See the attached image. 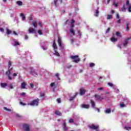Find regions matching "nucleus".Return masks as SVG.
<instances>
[{
	"label": "nucleus",
	"mask_w": 131,
	"mask_h": 131,
	"mask_svg": "<svg viewBox=\"0 0 131 131\" xmlns=\"http://www.w3.org/2000/svg\"><path fill=\"white\" fill-rule=\"evenodd\" d=\"M69 122L70 123H73V119H70L69 121Z\"/></svg>",
	"instance_id": "79ce46f5"
},
{
	"label": "nucleus",
	"mask_w": 131,
	"mask_h": 131,
	"mask_svg": "<svg viewBox=\"0 0 131 131\" xmlns=\"http://www.w3.org/2000/svg\"><path fill=\"white\" fill-rule=\"evenodd\" d=\"M39 103V99H37L36 100H33L30 103H29L28 105L31 106H38Z\"/></svg>",
	"instance_id": "39448f33"
},
{
	"label": "nucleus",
	"mask_w": 131,
	"mask_h": 131,
	"mask_svg": "<svg viewBox=\"0 0 131 131\" xmlns=\"http://www.w3.org/2000/svg\"><path fill=\"white\" fill-rule=\"evenodd\" d=\"M55 114H56V115H59V116L62 115V113H61V112H60L59 111H55Z\"/></svg>",
	"instance_id": "393cba45"
},
{
	"label": "nucleus",
	"mask_w": 131,
	"mask_h": 131,
	"mask_svg": "<svg viewBox=\"0 0 131 131\" xmlns=\"http://www.w3.org/2000/svg\"><path fill=\"white\" fill-rule=\"evenodd\" d=\"M25 39H28V36H27V35H26L25 36Z\"/></svg>",
	"instance_id": "13d9d810"
},
{
	"label": "nucleus",
	"mask_w": 131,
	"mask_h": 131,
	"mask_svg": "<svg viewBox=\"0 0 131 131\" xmlns=\"http://www.w3.org/2000/svg\"><path fill=\"white\" fill-rule=\"evenodd\" d=\"M110 31V28H107V29L106 30V33H108Z\"/></svg>",
	"instance_id": "8fccbe9b"
},
{
	"label": "nucleus",
	"mask_w": 131,
	"mask_h": 131,
	"mask_svg": "<svg viewBox=\"0 0 131 131\" xmlns=\"http://www.w3.org/2000/svg\"><path fill=\"white\" fill-rule=\"evenodd\" d=\"M105 113L106 114H110V113H111V110H110V108H106L105 110Z\"/></svg>",
	"instance_id": "4be33fe9"
},
{
	"label": "nucleus",
	"mask_w": 131,
	"mask_h": 131,
	"mask_svg": "<svg viewBox=\"0 0 131 131\" xmlns=\"http://www.w3.org/2000/svg\"><path fill=\"white\" fill-rule=\"evenodd\" d=\"M31 74H32V75H33L34 76H37V75H38V74H37V71H36V70H33V69H31Z\"/></svg>",
	"instance_id": "9d476101"
},
{
	"label": "nucleus",
	"mask_w": 131,
	"mask_h": 131,
	"mask_svg": "<svg viewBox=\"0 0 131 131\" xmlns=\"http://www.w3.org/2000/svg\"><path fill=\"white\" fill-rule=\"evenodd\" d=\"M20 105H23V106H25V105H26V104L23 103V102L22 101L20 102Z\"/></svg>",
	"instance_id": "864d4df0"
},
{
	"label": "nucleus",
	"mask_w": 131,
	"mask_h": 131,
	"mask_svg": "<svg viewBox=\"0 0 131 131\" xmlns=\"http://www.w3.org/2000/svg\"><path fill=\"white\" fill-rule=\"evenodd\" d=\"M28 31L29 33H36V31L32 27L29 28Z\"/></svg>",
	"instance_id": "6e6552de"
},
{
	"label": "nucleus",
	"mask_w": 131,
	"mask_h": 131,
	"mask_svg": "<svg viewBox=\"0 0 131 131\" xmlns=\"http://www.w3.org/2000/svg\"><path fill=\"white\" fill-rule=\"evenodd\" d=\"M75 21L73 19H72L71 22V26L70 29V32L73 34V35H75V33L74 32V30H73V27H74V23Z\"/></svg>",
	"instance_id": "f03ea898"
},
{
	"label": "nucleus",
	"mask_w": 131,
	"mask_h": 131,
	"mask_svg": "<svg viewBox=\"0 0 131 131\" xmlns=\"http://www.w3.org/2000/svg\"><path fill=\"white\" fill-rule=\"evenodd\" d=\"M4 110L6 111H8L9 112H11V109L7 108L6 107H4Z\"/></svg>",
	"instance_id": "4c0bfd02"
},
{
	"label": "nucleus",
	"mask_w": 131,
	"mask_h": 131,
	"mask_svg": "<svg viewBox=\"0 0 131 131\" xmlns=\"http://www.w3.org/2000/svg\"><path fill=\"white\" fill-rule=\"evenodd\" d=\"M78 93H76L75 95H74L73 96L70 97V101H73L75 98H76V96H77Z\"/></svg>",
	"instance_id": "6ab92c4d"
},
{
	"label": "nucleus",
	"mask_w": 131,
	"mask_h": 131,
	"mask_svg": "<svg viewBox=\"0 0 131 131\" xmlns=\"http://www.w3.org/2000/svg\"><path fill=\"white\" fill-rule=\"evenodd\" d=\"M116 18L117 19H119L120 18L119 14L118 13H117L116 15Z\"/></svg>",
	"instance_id": "603ef678"
},
{
	"label": "nucleus",
	"mask_w": 131,
	"mask_h": 131,
	"mask_svg": "<svg viewBox=\"0 0 131 131\" xmlns=\"http://www.w3.org/2000/svg\"><path fill=\"white\" fill-rule=\"evenodd\" d=\"M53 48L54 50V55L55 56H57V57H60V54L58 53V52L57 51V49H58V47H57V44H56V42L54 41L53 44Z\"/></svg>",
	"instance_id": "20e7f679"
},
{
	"label": "nucleus",
	"mask_w": 131,
	"mask_h": 131,
	"mask_svg": "<svg viewBox=\"0 0 131 131\" xmlns=\"http://www.w3.org/2000/svg\"><path fill=\"white\" fill-rule=\"evenodd\" d=\"M16 4L18 5V6H22L23 5V3L21 1H17L16 2Z\"/></svg>",
	"instance_id": "c85d7f7f"
},
{
	"label": "nucleus",
	"mask_w": 131,
	"mask_h": 131,
	"mask_svg": "<svg viewBox=\"0 0 131 131\" xmlns=\"http://www.w3.org/2000/svg\"><path fill=\"white\" fill-rule=\"evenodd\" d=\"M108 85H109V86H111V88H113V89L116 87V86H115V85H113V84L111 82H108Z\"/></svg>",
	"instance_id": "b1692460"
},
{
	"label": "nucleus",
	"mask_w": 131,
	"mask_h": 131,
	"mask_svg": "<svg viewBox=\"0 0 131 131\" xmlns=\"http://www.w3.org/2000/svg\"><path fill=\"white\" fill-rule=\"evenodd\" d=\"M13 34H14V35H18V33H17V32L15 31H13Z\"/></svg>",
	"instance_id": "4d7b16f0"
},
{
	"label": "nucleus",
	"mask_w": 131,
	"mask_h": 131,
	"mask_svg": "<svg viewBox=\"0 0 131 131\" xmlns=\"http://www.w3.org/2000/svg\"><path fill=\"white\" fill-rule=\"evenodd\" d=\"M128 25H129L128 24H126V29L127 31L129 30V28H128Z\"/></svg>",
	"instance_id": "ea45409f"
},
{
	"label": "nucleus",
	"mask_w": 131,
	"mask_h": 131,
	"mask_svg": "<svg viewBox=\"0 0 131 131\" xmlns=\"http://www.w3.org/2000/svg\"><path fill=\"white\" fill-rule=\"evenodd\" d=\"M5 30H6V34L9 35V34H11L12 33V31L8 28H6Z\"/></svg>",
	"instance_id": "f3484780"
},
{
	"label": "nucleus",
	"mask_w": 131,
	"mask_h": 131,
	"mask_svg": "<svg viewBox=\"0 0 131 131\" xmlns=\"http://www.w3.org/2000/svg\"><path fill=\"white\" fill-rule=\"evenodd\" d=\"M71 59H73V62L75 63H78L80 61V59L78 58V55H74L70 56Z\"/></svg>",
	"instance_id": "423d86ee"
},
{
	"label": "nucleus",
	"mask_w": 131,
	"mask_h": 131,
	"mask_svg": "<svg viewBox=\"0 0 131 131\" xmlns=\"http://www.w3.org/2000/svg\"><path fill=\"white\" fill-rule=\"evenodd\" d=\"M25 86H26V83L25 82H23L21 84V89H25Z\"/></svg>",
	"instance_id": "cd10ccee"
},
{
	"label": "nucleus",
	"mask_w": 131,
	"mask_h": 131,
	"mask_svg": "<svg viewBox=\"0 0 131 131\" xmlns=\"http://www.w3.org/2000/svg\"><path fill=\"white\" fill-rule=\"evenodd\" d=\"M38 24L40 26V27H42V25H41V22L39 21Z\"/></svg>",
	"instance_id": "3c124183"
},
{
	"label": "nucleus",
	"mask_w": 131,
	"mask_h": 131,
	"mask_svg": "<svg viewBox=\"0 0 131 131\" xmlns=\"http://www.w3.org/2000/svg\"><path fill=\"white\" fill-rule=\"evenodd\" d=\"M13 77H15L16 76H17V74H16V73H13Z\"/></svg>",
	"instance_id": "bf43d9fd"
},
{
	"label": "nucleus",
	"mask_w": 131,
	"mask_h": 131,
	"mask_svg": "<svg viewBox=\"0 0 131 131\" xmlns=\"http://www.w3.org/2000/svg\"><path fill=\"white\" fill-rule=\"evenodd\" d=\"M121 11L122 12H124V11H125V6H124V5L123 6L122 8H121Z\"/></svg>",
	"instance_id": "e433bc0d"
},
{
	"label": "nucleus",
	"mask_w": 131,
	"mask_h": 131,
	"mask_svg": "<svg viewBox=\"0 0 131 131\" xmlns=\"http://www.w3.org/2000/svg\"><path fill=\"white\" fill-rule=\"evenodd\" d=\"M97 90H98V91H103V88H102V87L99 88Z\"/></svg>",
	"instance_id": "5fc2aeb1"
},
{
	"label": "nucleus",
	"mask_w": 131,
	"mask_h": 131,
	"mask_svg": "<svg viewBox=\"0 0 131 131\" xmlns=\"http://www.w3.org/2000/svg\"><path fill=\"white\" fill-rule=\"evenodd\" d=\"M30 86H31V88L32 89H33L34 85H33V84L32 83H30Z\"/></svg>",
	"instance_id": "6e6d98bb"
},
{
	"label": "nucleus",
	"mask_w": 131,
	"mask_h": 131,
	"mask_svg": "<svg viewBox=\"0 0 131 131\" xmlns=\"http://www.w3.org/2000/svg\"><path fill=\"white\" fill-rule=\"evenodd\" d=\"M91 104L92 105V107L93 108H95V107L96 106V103H95V101L93 100H91Z\"/></svg>",
	"instance_id": "412c9836"
},
{
	"label": "nucleus",
	"mask_w": 131,
	"mask_h": 131,
	"mask_svg": "<svg viewBox=\"0 0 131 131\" xmlns=\"http://www.w3.org/2000/svg\"><path fill=\"white\" fill-rule=\"evenodd\" d=\"M21 96H25V95H26V94L25 93H22L20 94Z\"/></svg>",
	"instance_id": "052dcab7"
},
{
	"label": "nucleus",
	"mask_w": 131,
	"mask_h": 131,
	"mask_svg": "<svg viewBox=\"0 0 131 131\" xmlns=\"http://www.w3.org/2000/svg\"><path fill=\"white\" fill-rule=\"evenodd\" d=\"M59 74L58 73H56V74H55V76L57 77L58 79H60V78L59 77Z\"/></svg>",
	"instance_id": "a19ab883"
},
{
	"label": "nucleus",
	"mask_w": 131,
	"mask_h": 131,
	"mask_svg": "<svg viewBox=\"0 0 131 131\" xmlns=\"http://www.w3.org/2000/svg\"><path fill=\"white\" fill-rule=\"evenodd\" d=\"M29 21H32V17H30L29 18Z\"/></svg>",
	"instance_id": "e2e57ef3"
},
{
	"label": "nucleus",
	"mask_w": 131,
	"mask_h": 131,
	"mask_svg": "<svg viewBox=\"0 0 131 131\" xmlns=\"http://www.w3.org/2000/svg\"><path fill=\"white\" fill-rule=\"evenodd\" d=\"M63 127L64 131L68 130V128L67 127V126H66V123L64 122L63 124Z\"/></svg>",
	"instance_id": "aec40b11"
},
{
	"label": "nucleus",
	"mask_w": 131,
	"mask_h": 131,
	"mask_svg": "<svg viewBox=\"0 0 131 131\" xmlns=\"http://www.w3.org/2000/svg\"><path fill=\"white\" fill-rule=\"evenodd\" d=\"M109 3H110V0H107V4H109Z\"/></svg>",
	"instance_id": "774afa93"
},
{
	"label": "nucleus",
	"mask_w": 131,
	"mask_h": 131,
	"mask_svg": "<svg viewBox=\"0 0 131 131\" xmlns=\"http://www.w3.org/2000/svg\"><path fill=\"white\" fill-rule=\"evenodd\" d=\"M50 86H51V88H53V86H55V83H51L50 84Z\"/></svg>",
	"instance_id": "de8ad7c7"
},
{
	"label": "nucleus",
	"mask_w": 131,
	"mask_h": 131,
	"mask_svg": "<svg viewBox=\"0 0 131 131\" xmlns=\"http://www.w3.org/2000/svg\"><path fill=\"white\" fill-rule=\"evenodd\" d=\"M45 93H43V92H41L40 93V97H45Z\"/></svg>",
	"instance_id": "f704fd0d"
},
{
	"label": "nucleus",
	"mask_w": 131,
	"mask_h": 131,
	"mask_svg": "<svg viewBox=\"0 0 131 131\" xmlns=\"http://www.w3.org/2000/svg\"><path fill=\"white\" fill-rule=\"evenodd\" d=\"M57 103H61V99L60 98H58L57 99Z\"/></svg>",
	"instance_id": "49530a36"
},
{
	"label": "nucleus",
	"mask_w": 131,
	"mask_h": 131,
	"mask_svg": "<svg viewBox=\"0 0 131 131\" xmlns=\"http://www.w3.org/2000/svg\"><path fill=\"white\" fill-rule=\"evenodd\" d=\"M111 14H114V11L112 10L111 11Z\"/></svg>",
	"instance_id": "69168bd1"
},
{
	"label": "nucleus",
	"mask_w": 131,
	"mask_h": 131,
	"mask_svg": "<svg viewBox=\"0 0 131 131\" xmlns=\"http://www.w3.org/2000/svg\"><path fill=\"white\" fill-rule=\"evenodd\" d=\"M90 128H91V129H96V131H99V126L98 125H95L94 124L91 125L89 126Z\"/></svg>",
	"instance_id": "1a4fd4ad"
},
{
	"label": "nucleus",
	"mask_w": 131,
	"mask_h": 131,
	"mask_svg": "<svg viewBox=\"0 0 131 131\" xmlns=\"http://www.w3.org/2000/svg\"><path fill=\"white\" fill-rule=\"evenodd\" d=\"M38 33L39 34V35H42V31L41 30H38Z\"/></svg>",
	"instance_id": "2f4dec72"
},
{
	"label": "nucleus",
	"mask_w": 131,
	"mask_h": 131,
	"mask_svg": "<svg viewBox=\"0 0 131 131\" xmlns=\"http://www.w3.org/2000/svg\"><path fill=\"white\" fill-rule=\"evenodd\" d=\"M58 3V0H54V4L55 5V6H56L57 7V4Z\"/></svg>",
	"instance_id": "58836bf2"
},
{
	"label": "nucleus",
	"mask_w": 131,
	"mask_h": 131,
	"mask_svg": "<svg viewBox=\"0 0 131 131\" xmlns=\"http://www.w3.org/2000/svg\"><path fill=\"white\" fill-rule=\"evenodd\" d=\"M120 106L121 108H123V107H125V105H124V104H120Z\"/></svg>",
	"instance_id": "a18cd8bd"
},
{
	"label": "nucleus",
	"mask_w": 131,
	"mask_h": 131,
	"mask_svg": "<svg viewBox=\"0 0 131 131\" xmlns=\"http://www.w3.org/2000/svg\"><path fill=\"white\" fill-rule=\"evenodd\" d=\"M67 68H71V66H67Z\"/></svg>",
	"instance_id": "0e129e2a"
},
{
	"label": "nucleus",
	"mask_w": 131,
	"mask_h": 131,
	"mask_svg": "<svg viewBox=\"0 0 131 131\" xmlns=\"http://www.w3.org/2000/svg\"><path fill=\"white\" fill-rule=\"evenodd\" d=\"M110 19H112V15H107V19L110 20Z\"/></svg>",
	"instance_id": "7c9ffc66"
},
{
	"label": "nucleus",
	"mask_w": 131,
	"mask_h": 131,
	"mask_svg": "<svg viewBox=\"0 0 131 131\" xmlns=\"http://www.w3.org/2000/svg\"><path fill=\"white\" fill-rule=\"evenodd\" d=\"M96 110H97L98 112H100V109L97 108H96Z\"/></svg>",
	"instance_id": "338daca9"
},
{
	"label": "nucleus",
	"mask_w": 131,
	"mask_h": 131,
	"mask_svg": "<svg viewBox=\"0 0 131 131\" xmlns=\"http://www.w3.org/2000/svg\"><path fill=\"white\" fill-rule=\"evenodd\" d=\"M78 37H80L81 36V33H80V32H79V31H78Z\"/></svg>",
	"instance_id": "37998d69"
},
{
	"label": "nucleus",
	"mask_w": 131,
	"mask_h": 131,
	"mask_svg": "<svg viewBox=\"0 0 131 131\" xmlns=\"http://www.w3.org/2000/svg\"><path fill=\"white\" fill-rule=\"evenodd\" d=\"M81 108H84L85 109H89L90 108V105L89 104H81Z\"/></svg>",
	"instance_id": "4468645a"
},
{
	"label": "nucleus",
	"mask_w": 131,
	"mask_h": 131,
	"mask_svg": "<svg viewBox=\"0 0 131 131\" xmlns=\"http://www.w3.org/2000/svg\"><path fill=\"white\" fill-rule=\"evenodd\" d=\"M130 38H128L127 39H125L124 43L121 45H118L117 47L118 48H119V49H122V48L124 47H126L127 46V43H128V40H129Z\"/></svg>",
	"instance_id": "7ed1b4c3"
},
{
	"label": "nucleus",
	"mask_w": 131,
	"mask_h": 131,
	"mask_svg": "<svg viewBox=\"0 0 131 131\" xmlns=\"http://www.w3.org/2000/svg\"><path fill=\"white\" fill-rule=\"evenodd\" d=\"M116 35L118 36V37H121V33L119 32H116Z\"/></svg>",
	"instance_id": "a878e982"
},
{
	"label": "nucleus",
	"mask_w": 131,
	"mask_h": 131,
	"mask_svg": "<svg viewBox=\"0 0 131 131\" xmlns=\"http://www.w3.org/2000/svg\"><path fill=\"white\" fill-rule=\"evenodd\" d=\"M95 97L96 101H102V100L104 99L103 97H101V96L97 94L95 95Z\"/></svg>",
	"instance_id": "9b49d317"
},
{
	"label": "nucleus",
	"mask_w": 131,
	"mask_h": 131,
	"mask_svg": "<svg viewBox=\"0 0 131 131\" xmlns=\"http://www.w3.org/2000/svg\"><path fill=\"white\" fill-rule=\"evenodd\" d=\"M11 66H12V61H9L8 62V71L6 73V75L8 76V79H9V80H12L13 79V77L11 76V74L13 72H12L13 68H10Z\"/></svg>",
	"instance_id": "f257e3e1"
},
{
	"label": "nucleus",
	"mask_w": 131,
	"mask_h": 131,
	"mask_svg": "<svg viewBox=\"0 0 131 131\" xmlns=\"http://www.w3.org/2000/svg\"><path fill=\"white\" fill-rule=\"evenodd\" d=\"M13 41L14 42L13 46L14 47H17V46H20V43L17 41L15 39H13Z\"/></svg>",
	"instance_id": "f8f14e48"
},
{
	"label": "nucleus",
	"mask_w": 131,
	"mask_h": 131,
	"mask_svg": "<svg viewBox=\"0 0 131 131\" xmlns=\"http://www.w3.org/2000/svg\"><path fill=\"white\" fill-rule=\"evenodd\" d=\"M94 66H95V64L94 63H91L90 64V67H94Z\"/></svg>",
	"instance_id": "c03bdc74"
},
{
	"label": "nucleus",
	"mask_w": 131,
	"mask_h": 131,
	"mask_svg": "<svg viewBox=\"0 0 131 131\" xmlns=\"http://www.w3.org/2000/svg\"><path fill=\"white\" fill-rule=\"evenodd\" d=\"M126 6L129 13H131V5L129 4V1L126 0Z\"/></svg>",
	"instance_id": "0eeeda50"
},
{
	"label": "nucleus",
	"mask_w": 131,
	"mask_h": 131,
	"mask_svg": "<svg viewBox=\"0 0 131 131\" xmlns=\"http://www.w3.org/2000/svg\"><path fill=\"white\" fill-rule=\"evenodd\" d=\"M8 88H9L10 89H14V88L13 87V84H8Z\"/></svg>",
	"instance_id": "c9c22d12"
},
{
	"label": "nucleus",
	"mask_w": 131,
	"mask_h": 131,
	"mask_svg": "<svg viewBox=\"0 0 131 131\" xmlns=\"http://www.w3.org/2000/svg\"><path fill=\"white\" fill-rule=\"evenodd\" d=\"M117 40H118V39H117V38H115V37H112V38H111V41L112 42H116Z\"/></svg>",
	"instance_id": "dca6fc26"
},
{
	"label": "nucleus",
	"mask_w": 131,
	"mask_h": 131,
	"mask_svg": "<svg viewBox=\"0 0 131 131\" xmlns=\"http://www.w3.org/2000/svg\"><path fill=\"white\" fill-rule=\"evenodd\" d=\"M20 16L21 17L22 21H25V19H26V17L25 16V14H24V13H20Z\"/></svg>",
	"instance_id": "a211bd4d"
},
{
	"label": "nucleus",
	"mask_w": 131,
	"mask_h": 131,
	"mask_svg": "<svg viewBox=\"0 0 131 131\" xmlns=\"http://www.w3.org/2000/svg\"><path fill=\"white\" fill-rule=\"evenodd\" d=\"M117 22H118V23L119 24H120V22H121L120 19H118V21H117Z\"/></svg>",
	"instance_id": "680f3d73"
},
{
	"label": "nucleus",
	"mask_w": 131,
	"mask_h": 131,
	"mask_svg": "<svg viewBox=\"0 0 131 131\" xmlns=\"http://www.w3.org/2000/svg\"><path fill=\"white\" fill-rule=\"evenodd\" d=\"M114 6L116 8H117V7H118V3H117V2H114Z\"/></svg>",
	"instance_id": "473e14b6"
},
{
	"label": "nucleus",
	"mask_w": 131,
	"mask_h": 131,
	"mask_svg": "<svg viewBox=\"0 0 131 131\" xmlns=\"http://www.w3.org/2000/svg\"><path fill=\"white\" fill-rule=\"evenodd\" d=\"M95 16L98 17L99 16V8H97L95 11Z\"/></svg>",
	"instance_id": "bb28decb"
},
{
	"label": "nucleus",
	"mask_w": 131,
	"mask_h": 131,
	"mask_svg": "<svg viewBox=\"0 0 131 131\" xmlns=\"http://www.w3.org/2000/svg\"><path fill=\"white\" fill-rule=\"evenodd\" d=\"M0 31H1V32H4L5 30L3 28H0Z\"/></svg>",
	"instance_id": "09e8293b"
},
{
	"label": "nucleus",
	"mask_w": 131,
	"mask_h": 131,
	"mask_svg": "<svg viewBox=\"0 0 131 131\" xmlns=\"http://www.w3.org/2000/svg\"><path fill=\"white\" fill-rule=\"evenodd\" d=\"M84 94H85V90L83 88H81L80 89V94L81 96H83Z\"/></svg>",
	"instance_id": "ddd939ff"
},
{
	"label": "nucleus",
	"mask_w": 131,
	"mask_h": 131,
	"mask_svg": "<svg viewBox=\"0 0 131 131\" xmlns=\"http://www.w3.org/2000/svg\"><path fill=\"white\" fill-rule=\"evenodd\" d=\"M58 43L60 48H62V40L61 39V38H60L59 37H58Z\"/></svg>",
	"instance_id": "2eb2a0df"
},
{
	"label": "nucleus",
	"mask_w": 131,
	"mask_h": 131,
	"mask_svg": "<svg viewBox=\"0 0 131 131\" xmlns=\"http://www.w3.org/2000/svg\"><path fill=\"white\" fill-rule=\"evenodd\" d=\"M125 129H126V130H130L131 127L128 126L125 127Z\"/></svg>",
	"instance_id": "72a5a7b5"
},
{
	"label": "nucleus",
	"mask_w": 131,
	"mask_h": 131,
	"mask_svg": "<svg viewBox=\"0 0 131 131\" xmlns=\"http://www.w3.org/2000/svg\"><path fill=\"white\" fill-rule=\"evenodd\" d=\"M1 86L2 88H6L7 86V83H1Z\"/></svg>",
	"instance_id": "c756f323"
},
{
	"label": "nucleus",
	"mask_w": 131,
	"mask_h": 131,
	"mask_svg": "<svg viewBox=\"0 0 131 131\" xmlns=\"http://www.w3.org/2000/svg\"><path fill=\"white\" fill-rule=\"evenodd\" d=\"M32 25H33V26H34L35 28H36V27H37V22L36 21H33L32 23Z\"/></svg>",
	"instance_id": "5701e85b"
}]
</instances>
